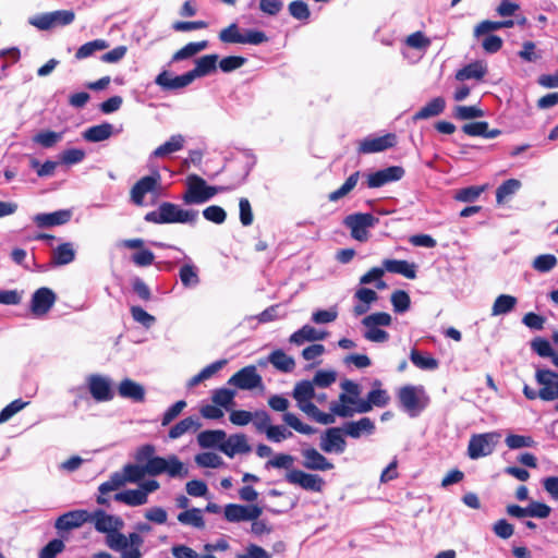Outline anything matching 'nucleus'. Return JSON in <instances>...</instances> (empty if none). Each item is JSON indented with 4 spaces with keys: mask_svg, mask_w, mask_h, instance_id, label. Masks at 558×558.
<instances>
[{
    "mask_svg": "<svg viewBox=\"0 0 558 558\" xmlns=\"http://www.w3.org/2000/svg\"><path fill=\"white\" fill-rule=\"evenodd\" d=\"M98 533L106 534V544L109 548L120 553L121 558H142L141 547L144 538L137 533H130L128 536L121 533L124 521L114 514L104 510L90 513V520Z\"/></svg>",
    "mask_w": 558,
    "mask_h": 558,
    "instance_id": "1",
    "label": "nucleus"
},
{
    "mask_svg": "<svg viewBox=\"0 0 558 558\" xmlns=\"http://www.w3.org/2000/svg\"><path fill=\"white\" fill-rule=\"evenodd\" d=\"M197 219V211L183 209L173 203H161L156 210L145 215L147 222L157 225L163 223H194Z\"/></svg>",
    "mask_w": 558,
    "mask_h": 558,
    "instance_id": "2",
    "label": "nucleus"
},
{
    "mask_svg": "<svg viewBox=\"0 0 558 558\" xmlns=\"http://www.w3.org/2000/svg\"><path fill=\"white\" fill-rule=\"evenodd\" d=\"M185 192L182 199L185 204H204L211 199L216 194L225 192L226 186H211L197 174H190L185 180Z\"/></svg>",
    "mask_w": 558,
    "mask_h": 558,
    "instance_id": "3",
    "label": "nucleus"
},
{
    "mask_svg": "<svg viewBox=\"0 0 558 558\" xmlns=\"http://www.w3.org/2000/svg\"><path fill=\"white\" fill-rule=\"evenodd\" d=\"M165 192L162 178L159 171L155 170L148 175L138 179L130 190V201L136 206H144L147 195L158 198Z\"/></svg>",
    "mask_w": 558,
    "mask_h": 558,
    "instance_id": "4",
    "label": "nucleus"
},
{
    "mask_svg": "<svg viewBox=\"0 0 558 558\" xmlns=\"http://www.w3.org/2000/svg\"><path fill=\"white\" fill-rule=\"evenodd\" d=\"M401 407L411 416L418 415L429 403V397L421 385H405L398 391Z\"/></svg>",
    "mask_w": 558,
    "mask_h": 558,
    "instance_id": "5",
    "label": "nucleus"
},
{
    "mask_svg": "<svg viewBox=\"0 0 558 558\" xmlns=\"http://www.w3.org/2000/svg\"><path fill=\"white\" fill-rule=\"evenodd\" d=\"M145 464L146 472L150 476H157L165 473L170 477L183 478L189 474V469L174 454L168 456L167 458L155 457Z\"/></svg>",
    "mask_w": 558,
    "mask_h": 558,
    "instance_id": "6",
    "label": "nucleus"
},
{
    "mask_svg": "<svg viewBox=\"0 0 558 558\" xmlns=\"http://www.w3.org/2000/svg\"><path fill=\"white\" fill-rule=\"evenodd\" d=\"M392 317L385 312L371 314L362 319V325L365 328L364 338L371 342L383 343L388 341L389 333L380 327H387L391 324Z\"/></svg>",
    "mask_w": 558,
    "mask_h": 558,
    "instance_id": "7",
    "label": "nucleus"
},
{
    "mask_svg": "<svg viewBox=\"0 0 558 558\" xmlns=\"http://www.w3.org/2000/svg\"><path fill=\"white\" fill-rule=\"evenodd\" d=\"M378 218L372 214L356 213L347 216L343 225L350 230L351 236L359 242H366L369 239L368 230L378 223Z\"/></svg>",
    "mask_w": 558,
    "mask_h": 558,
    "instance_id": "8",
    "label": "nucleus"
},
{
    "mask_svg": "<svg viewBox=\"0 0 558 558\" xmlns=\"http://www.w3.org/2000/svg\"><path fill=\"white\" fill-rule=\"evenodd\" d=\"M500 437L501 434L498 432L472 435L468 446V456L472 460H476L492 454Z\"/></svg>",
    "mask_w": 558,
    "mask_h": 558,
    "instance_id": "9",
    "label": "nucleus"
},
{
    "mask_svg": "<svg viewBox=\"0 0 558 558\" xmlns=\"http://www.w3.org/2000/svg\"><path fill=\"white\" fill-rule=\"evenodd\" d=\"M341 388L343 393L339 396V401L330 404V411L340 417H349L353 415V409L349 403L356 402V399L361 393V388L356 383L349 379L341 383Z\"/></svg>",
    "mask_w": 558,
    "mask_h": 558,
    "instance_id": "10",
    "label": "nucleus"
},
{
    "mask_svg": "<svg viewBox=\"0 0 558 558\" xmlns=\"http://www.w3.org/2000/svg\"><path fill=\"white\" fill-rule=\"evenodd\" d=\"M219 39L226 44H250L259 45L267 41V36L260 31H246L244 34L240 33V29L235 23L230 24L219 33Z\"/></svg>",
    "mask_w": 558,
    "mask_h": 558,
    "instance_id": "11",
    "label": "nucleus"
},
{
    "mask_svg": "<svg viewBox=\"0 0 558 558\" xmlns=\"http://www.w3.org/2000/svg\"><path fill=\"white\" fill-rule=\"evenodd\" d=\"M535 381L539 387L541 400H558V373L547 368H536Z\"/></svg>",
    "mask_w": 558,
    "mask_h": 558,
    "instance_id": "12",
    "label": "nucleus"
},
{
    "mask_svg": "<svg viewBox=\"0 0 558 558\" xmlns=\"http://www.w3.org/2000/svg\"><path fill=\"white\" fill-rule=\"evenodd\" d=\"M87 386L92 397L98 402H107L114 397L112 380L107 376L93 374L87 378Z\"/></svg>",
    "mask_w": 558,
    "mask_h": 558,
    "instance_id": "13",
    "label": "nucleus"
},
{
    "mask_svg": "<svg viewBox=\"0 0 558 558\" xmlns=\"http://www.w3.org/2000/svg\"><path fill=\"white\" fill-rule=\"evenodd\" d=\"M286 481L298 485L305 490L320 493L324 489L325 481L317 474L306 473L301 470H290L286 474Z\"/></svg>",
    "mask_w": 558,
    "mask_h": 558,
    "instance_id": "14",
    "label": "nucleus"
},
{
    "mask_svg": "<svg viewBox=\"0 0 558 558\" xmlns=\"http://www.w3.org/2000/svg\"><path fill=\"white\" fill-rule=\"evenodd\" d=\"M228 384L242 390H253L263 387V379L256 367L248 365L232 375Z\"/></svg>",
    "mask_w": 558,
    "mask_h": 558,
    "instance_id": "15",
    "label": "nucleus"
},
{
    "mask_svg": "<svg viewBox=\"0 0 558 558\" xmlns=\"http://www.w3.org/2000/svg\"><path fill=\"white\" fill-rule=\"evenodd\" d=\"M225 518L229 522L251 521L258 519L263 509L257 505L242 506L229 504L223 510Z\"/></svg>",
    "mask_w": 558,
    "mask_h": 558,
    "instance_id": "16",
    "label": "nucleus"
},
{
    "mask_svg": "<svg viewBox=\"0 0 558 558\" xmlns=\"http://www.w3.org/2000/svg\"><path fill=\"white\" fill-rule=\"evenodd\" d=\"M57 300L56 293L49 288H39L31 300V311L36 317L45 316Z\"/></svg>",
    "mask_w": 558,
    "mask_h": 558,
    "instance_id": "17",
    "label": "nucleus"
},
{
    "mask_svg": "<svg viewBox=\"0 0 558 558\" xmlns=\"http://www.w3.org/2000/svg\"><path fill=\"white\" fill-rule=\"evenodd\" d=\"M397 143V136L393 133H388L383 136H368L360 142L359 153L374 154L384 151L393 147Z\"/></svg>",
    "mask_w": 558,
    "mask_h": 558,
    "instance_id": "18",
    "label": "nucleus"
},
{
    "mask_svg": "<svg viewBox=\"0 0 558 558\" xmlns=\"http://www.w3.org/2000/svg\"><path fill=\"white\" fill-rule=\"evenodd\" d=\"M342 434L343 428H328L320 438V449L327 453H342L345 450L347 446L345 439Z\"/></svg>",
    "mask_w": 558,
    "mask_h": 558,
    "instance_id": "19",
    "label": "nucleus"
},
{
    "mask_svg": "<svg viewBox=\"0 0 558 558\" xmlns=\"http://www.w3.org/2000/svg\"><path fill=\"white\" fill-rule=\"evenodd\" d=\"M89 520L90 512L78 509L60 515L57 519L54 526L59 531H70L82 526L84 523L89 522Z\"/></svg>",
    "mask_w": 558,
    "mask_h": 558,
    "instance_id": "20",
    "label": "nucleus"
},
{
    "mask_svg": "<svg viewBox=\"0 0 558 558\" xmlns=\"http://www.w3.org/2000/svg\"><path fill=\"white\" fill-rule=\"evenodd\" d=\"M404 175V169L399 166H391L386 169L371 173L367 178L369 187H380L387 183L398 181Z\"/></svg>",
    "mask_w": 558,
    "mask_h": 558,
    "instance_id": "21",
    "label": "nucleus"
},
{
    "mask_svg": "<svg viewBox=\"0 0 558 558\" xmlns=\"http://www.w3.org/2000/svg\"><path fill=\"white\" fill-rule=\"evenodd\" d=\"M314 386V383L303 380L298 383L293 389V398L295 399L299 409L304 413L308 410H313V407L315 405L312 403V399L315 396Z\"/></svg>",
    "mask_w": 558,
    "mask_h": 558,
    "instance_id": "22",
    "label": "nucleus"
},
{
    "mask_svg": "<svg viewBox=\"0 0 558 558\" xmlns=\"http://www.w3.org/2000/svg\"><path fill=\"white\" fill-rule=\"evenodd\" d=\"M251 450L252 448L244 434H233L229 437L226 436L223 444L220 447V451L229 458H233L235 454L248 453Z\"/></svg>",
    "mask_w": 558,
    "mask_h": 558,
    "instance_id": "23",
    "label": "nucleus"
},
{
    "mask_svg": "<svg viewBox=\"0 0 558 558\" xmlns=\"http://www.w3.org/2000/svg\"><path fill=\"white\" fill-rule=\"evenodd\" d=\"M303 466L312 471H329L333 469L331 463L315 448H306L302 450Z\"/></svg>",
    "mask_w": 558,
    "mask_h": 558,
    "instance_id": "24",
    "label": "nucleus"
},
{
    "mask_svg": "<svg viewBox=\"0 0 558 558\" xmlns=\"http://www.w3.org/2000/svg\"><path fill=\"white\" fill-rule=\"evenodd\" d=\"M71 219L70 210H57L49 214H38L33 220L40 228H48L66 223Z\"/></svg>",
    "mask_w": 558,
    "mask_h": 558,
    "instance_id": "25",
    "label": "nucleus"
},
{
    "mask_svg": "<svg viewBox=\"0 0 558 558\" xmlns=\"http://www.w3.org/2000/svg\"><path fill=\"white\" fill-rule=\"evenodd\" d=\"M342 428L345 435L360 438L363 435H372L375 430V424L369 417H362L359 421L345 423Z\"/></svg>",
    "mask_w": 558,
    "mask_h": 558,
    "instance_id": "26",
    "label": "nucleus"
},
{
    "mask_svg": "<svg viewBox=\"0 0 558 558\" xmlns=\"http://www.w3.org/2000/svg\"><path fill=\"white\" fill-rule=\"evenodd\" d=\"M326 337L327 332L318 330L311 325H304L290 336L289 341L290 343L302 345L306 341L324 340Z\"/></svg>",
    "mask_w": 558,
    "mask_h": 558,
    "instance_id": "27",
    "label": "nucleus"
},
{
    "mask_svg": "<svg viewBox=\"0 0 558 558\" xmlns=\"http://www.w3.org/2000/svg\"><path fill=\"white\" fill-rule=\"evenodd\" d=\"M383 266L385 271L399 274L408 279H414L416 277V266L413 263L399 259H384Z\"/></svg>",
    "mask_w": 558,
    "mask_h": 558,
    "instance_id": "28",
    "label": "nucleus"
},
{
    "mask_svg": "<svg viewBox=\"0 0 558 558\" xmlns=\"http://www.w3.org/2000/svg\"><path fill=\"white\" fill-rule=\"evenodd\" d=\"M118 391L122 398L131 399L135 402H142L145 399L144 387L129 378H125L120 383Z\"/></svg>",
    "mask_w": 558,
    "mask_h": 558,
    "instance_id": "29",
    "label": "nucleus"
},
{
    "mask_svg": "<svg viewBox=\"0 0 558 558\" xmlns=\"http://www.w3.org/2000/svg\"><path fill=\"white\" fill-rule=\"evenodd\" d=\"M114 500L129 507H140L148 502L145 492L138 487L136 489H124L114 495Z\"/></svg>",
    "mask_w": 558,
    "mask_h": 558,
    "instance_id": "30",
    "label": "nucleus"
},
{
    "mask_svg": "<svg viewBox=\"0 0 558 558\" xmlns=\"http://www.w3.org/2000/svg\"><path fill=\"white\" fill-rule=\"evenodd\" d=\"M179 277L183 287L187 289L196 288L201 282L199 269L190 259L181 266Z\"/></svg>",
    "mask_w": 558,
    "mask_h": 558,
    "instance_id": "31",
    "label": "nucleus"
},
{
    "mask_svg": "<svg viewBox=\"0 0 558 558\" xmlns=\"http://www.w3.org/2000/svg\"><path fill=\"white\" fill-rule=\"evenodd\" d=\"M113 132V125L108 122H104L86 129L83 133V137L87 142L97 143L108 140Z\"/></svg>",
    "mask_w": 558,
    "mask_h": 558,
    "instance_id": "32",
    "label": "nucleus"
},
{
    "mask_svg": "<svg viewBox=\"0 0 558 558\" xmlns=\"http://www.w3.org/2000/svg\"><path fill=\"white\" fill-rule=\"evenodd\" d=\"M487 73V65L483 61H475L459 70L456 73V78L460 82L466 80H482Z\"/></svg>",
    "mask_w": 558,
    "mask_h": 558,
    "instance_id": "33",
    "label": "nucleus"
},
{
    "mask_svg": "<svg viewBox=\"0 0 558 558\" xmlns=\"http://www.w3.org/2000/svg\"><path fill=\"white\" fill-rule=\"evenodd\" d=\"M446 108V101L442 97H436L422 107L414 116L413 120H425L439 116Z\"/></svg>",
    "mask_w": 558,
    "mask_h": 558,
    "instance_id": "34",
    "label": "nucleus"
},
{
    "mask_svg": "<svg viewBox=\"0 0 558 558\" xmlns=\"http://www.w3.org/2000/svg\"><path fill=\"white\" fill-rule=\"evenodd\" d=\"M225 438V430H204L197 435V442L202 448H218L220 450Z\"/></svg>",
    "mask_w": 558,
    "mask_h": 558,
    "instance_id": "35",
    "label": "nucleus"
},
{
    "mask_svg": "<svg viewBox=\"0 0 558 558\" xmlns=\"http://www.w3.org/2000/svg\"><path fill=\"white\" fill-rule=\"evenodd\" d=\"M75 258L74 245L70 242L58 245L52 251L51 262L57 266H63L72 263Z\"/></svg>",
    "mask_w": 558,
    "mask_h": 558,
    "instance_id": "36",
    "label": "nucleus"
},
{
    "mask_svg": "<svg viewBox=\"0 0 558 558\" xmlns=\"http://www.w3.org/2000/svg\"><path fill=\"white\" fill-rule=\"evenodd\" d=\"M275 368L283 373H290L295 367V361L292 356L284 353L282 350L272 351L267 360Z\"/></svg>",
    "mask_w": 558,
    "mask_h": 558,
    "instance_id": "37",
    "label": "nucleus"
},
{
    "mask_svg": "<svg viewBox=\"0 0 558 558\" xmlns=\"http://www.w3.org/2000/svg\"><path fill=\"white\" fill-rule=\"evenodd\" d=\"M201 428V423L198 418L189 416L181 420L174 426H172L169 430V437L171 439H177L183 436L186 433H195Z\"/></svg>",
    "mask_w": 558,
    "mask_h": 558,
    "instance_id": "38",
    "label": "nucleus"
},
{
    "mask_svg": "<svg viewBox=\"0 0 558 558\" xmlns=\"http://www.w3.org/2000/svg\"><path fill=\"white\" fill-rule=\"evenodd\" d=\"M184 146V137L180 134L172 135L167 142L158 146L154 151L153 156L156 158H162L173 153L181 150Z\"/></svg>",
    "mask_w": 558,
    "mask_h": 558,
    "instance_id": "39",
    "label": "nucleus"
},
{
    "mask_svg": "<svg viewBox=\"0 0 558 558\" xmlns=\"http://www.w3.org/2000/svg\"><path fill=\"white\" fill-rule=\"evenodd\" d=\"M217 61V54H207L198 58L196 60L195 68L192 71H190L191 74L193 75V78L195 80L197 77L205 76L213 72L216 69Z\"/></svg>",
    "mask_w": 558,
    "mask_h": 558,
    "instance_id": "40",
    "label": "nucleus"
},
{
    "mask_svg": "<svg viewBox=\"0 0 558 558\" xmlns=\"http://www.w3.org/2000/svg\"><path fill=\"white\" fill-rule=\"evenodd\" d=\"M227 364V360L216 361L206 367H204L197 375L193 376L189 383V387H195L204 380L211 378L216 373H218L225 365Z\"/></svg>",
    "mask_w": 558,
    "mask_h": 558,
    "instance_id": "41",
    "label": "nucleus"
},
{
    "mask_svg": "<svg viewBox=\"0 0 558 558\" xmlns=\"http://www.w3.org/2000/svg\"><path fill=\"white\" fill-rule=\"evenodd\" d=\"M522 184L518 179H509L505 181L497 190H496V201L498 204H504L509 197L514 195L520 189Z\"/></svg>",
    "mask_w": 558,
    "mask_h": 558,
    "instance_id": "42",
    "label": "nucleus"
},
{
    "mask_svg": "<svg viewBox=\"0 0 558 558\" xmlns=\"http://www.w3.org/2000/svg\"><path fill=\"white\" fill-rule=\"evenodd\" d=\"M178 521L197 529H202L205 525L202 510L198 508H192L179 513Z\"/></svg>",
    "mask_w": 558,
    "mask_h": 558,
    "instance_id": "43",
    "label": "nucleus"
},
{
    "mask_svg": "<svg viewBox=\"0 0 558 558\" xmlns=\"http://www.w3.org/2000/svg\"><path fill=\"white\" fill-rule=\"evenodd\" d=\"M517 304V299L509 294L499 295L492 307V315L499 316L511 312Z\"/></svg>",
    "mask_w": 558,
    "mask_h": 558,
    "instance_id": "44",
    "label": "nucleus"
},
{
    "mask_svg": "<svg viewBox=\"0 0 558 558\" xmlns=\"http://www.w3.org/2000/svg\"><path fill=\"white\" fill-rule=\"evenodd\" d=\"M234 397L235 391L219 388L213 391L211 400L216 405L229 410L234 404Z\"/></svg>",
    "mask_w": 558,
    "mask_h": 558,
    "instance_id": "45",
    "label": "nucleus"
},
{
    "mask_svg": "<svg viewBox=\"0 0 558 558\" xmlns=\"http://www.w3.org/2000/svg\"><path fill=\"white\" fill-rule=\"evenodd\" d=\"M411 362L421 369L433 371L438 367V361L430 355H424L420 351L413 349L410 353Z\"/></svg>",
    "mask_w": 558,
    "mask_h": 558,
    "instance_id": "46",
    "label": "nucleus"
},
{
    "mask_svg": "<svg viewBox=\"0 0 558 558\" xmlns=\"http://www.w3.org/2000/svg\"><path fill=\"white\" fill-rule=\"evenodd\" d=\"M207 46H208V43L206 40L198 41V43H190V44L185 45L183 48H181L180 50H178L173 54L172 60L180 61V60L191 58V57L195 56L196 53L206 49Z\"/></svg>",
    "mask_w": 558,
    "mask_h": 558,
    "instance_id": "47",
    "label": "nucleus"
},
{
    "mask_svg": "<svg viewBox=\"0 0 558 558\" xmlns=\"http://www.w3.org/2000/svg\"><path fill=\"white\" fill-rule=\"evenodd\" d=\"M195 462L202 468L218 469L225 465V462L220 456L215 452H202L195 456Z\"/></svg>",
    "mask_w": 558,
    "mask_h": 558,
    "instance_id": "48",
    "label": "nucleus"
},
{
    "mask_svg": "<svg viewBox=\"0 0 558 558\" xmlns=\"http://www.w3.org/2000/svg\"><path fill=\"white\" fill-rule=\"evenodd\" d=\"M108 43L104 39H95L93 41H88L84 45H82L76 53H75V57L76 59H85L89 56H92L94 52L96 51H100V50H105L106 48H108Z\"/></svg>",
    "mask_w": 558,
    "mask_h": 558,
    "instance_id": "49",
    "label": "nucleus"
},
{
    "mask_svg": "<svg viewBox=\"0 0 558 558\" xmlns=\"http://www.w3.org/2000/svg\"><path fill=\"white\" fill-rule=\"evenodd\" d=\"M359 177V172L352 173L338 190L329 194V201L337 202L340 198L344 197L347 194H349L357 184Z\"/></svg>",
    "mask_w": 558,
    "mask_h": 558,
    "instance_id": "50",
    "label": "nucleus"
},
{
    "mask_svg": "<svg viewBox=\"0 0 558 558\" xmlns=\"http://www.w3.org/2000/svg\"><path fill=\"white\" fill-rule=\"evenodd\" d=\"M121 475L125 476V478H124L125 484L126 483H137L145 475H148L146 472V464H144V465L126 464L123 468Z\"/></svg>",
    "mask_w": 558,
    "mask_h": 558,
    "instance_id": "51",
    "label": "nucleus"
},
{
    "mask_svg": "<svg viewBox=\"0 0 558 558\" xmlns=\"http://www.w3.org/2000/svg\"><path fill=\"white\" fill-rule=\"evenodd\" d=\"M506 445L509 449L532 448L535 441L531 436L510 434L506 437Z\"/></svg>",
    "mask_w": 558,
    "mask_h": 558,
    "instance_id": "52",
    "label": "nucleus"
},
{
    "mask_svg": "<svg viewBox=\"0 0 558 558\" xmlns=\"http://www.w3.org/2000/svg\"><path fill=\"white\" fill-rule=\"evenodd\" d=\"M367 399L373 407H385L389 402L390 397L386 390L380 388V383L376 380L374 383V389L367 395Z\"/></svg>",
    "mask_w": 558,
    "mask_h": 558,
    "instance_id": "53",
    "label": "nucleus"
},
{
    "mask_svg": "<svg viewBox=\"0 0 558 558\" xmlns=\"http://www.w3.org/2000/svg\"><path fill=\"white\" fill-rule=\"evenodd\" d=\"M294 464V458L288 453H279L276 454L272 459L266 462V469H284L293 470L292 466Z\"/></svg>",
    "mask_w": 558,
    "mask_h": 558,
    "instance_id": "54",
    "label": "nucleus"
},
{
    "mask_svg": "<svg viewBox=\"0 0 558 558\" xmlns=\"http://www.w3.org/2000/svg\"><path fill=\"white\" fill-rule=\"evenodd\" d=\"M125 476H122L120 472L111 474L110 478L98 487L99 494L107 495L110 492H114L125 485Z\"/></svg>",
    "mask_w": 558,
    "mask_h": 558,
    "instance_id": "55",
    "label": "nucleus"
},
{
    "mask_svg": "<svg viewBox=\"0 0 558 558\" xmlns=\"http://www.w3.org/2000/svg\"><path fill=\"white\" fill-rule=\"evenodd\" d=\"M558 260L553 254H543L538 255L533 260V268L539 272L550 271L556 265Z\"/></svg>",
    "mask_w": 558,
    "mask_h": 558,
    "instance_id": "56",
    "label": "nucleus"
},
{
    "mask_svg": "<svg viewBox=\"0 0 558 558\" xmlns=\"http://www.w3.org/2000/svg\"><path fill=\"white\" fill-rule=\"evenodd\" d=\"M391 304L395 312L404 313L410 308L411 300L405 291L398 290L391 294Z\"/></svg>",
    "mask_w": 558,
    "mask_h": 558,
    "instance_id": "57",
    "label": "nucleus"
},
{
    "mask_svg": "<svg viewBox=\"0 0 558 558\" xmlns=\"http://www.w3.org/2000/svg\"><path fill=\"white\" fill-rule=\"evenodd\" d=\"M282 418L287 425L301 434L311 435L314 433V428L312 426L302 423L301 420L293 413H284Z\"/></svg>",
    "mask_w": 558,
    "mask_h": 558,
    "instance_id": "58",
    "label": "nucleus"
},
{
    "mask_svg": "<svg viewBox=\"0 0 558 558\" xmlns=\"http://www.w3.org/2000/svg\"><path fill=\"white\" fill-rule=\"evenodd\" d=\"M28 402L23 401L21 399H16L9 403L5 408L0 412V424L8 422L11 417H13L16 413L22 411Z\"/></svg>",
    "mask_w": 558,
    "mask_h": 558,
    "instance_id": "59",
    "label": "nucleus"
},
{
    "mask_svg": "<svg viewBox=\"0 0 558 558\" xmlns=\"http://www.w3.org/2000/svg\"><path fill=\"white\" fill-rule=\"evenodd\" d=\"M485 186H469L456 193L454 198L459 202L470 203L476 201L484 192Z\"/></svg>",
    "mask_w": 558,
    "mask_h": 558,
    "instance_id": "60",
    "label": "nucleus"
},
{
    "mask_svg": "<svg viewBox=\"0 0 558 558\" xmlns=\"http://www.w3.org/2000/svg\"><path fill=\"white\" fill-rule=\"evenodd\" d=\"M483 116V110L476 106H458L454 108V117L460 120H471Z\"/></svg>",
    "mask_w": 558,
    "mask_h": 558,
    "instance_id": "61",
    "label": "nucleus"
},
{
    "mask_svg": "<svg viewBox=\"0 0 558 558\" xmlns=\"http://www.w3.org/2000/svg\"><path fill=\"white\" fill-rule=\"evenodd\" d=\"M61 140L62 133H57L52 131L40 132L34 137L35 143L46 148L54 146Z\"/></svg>",
    "mask_w": 558,
    "mask_h": 558,
    "instance_id": "62",
    "label": "nucleus"
},
{
    "mask_svg": "<svg viewBox=\"0 0 558 558\" xmlns=\"http://www.w3.org/2000/svg\"><path fill=\"white\" fill-rule=\"evenodd\" d=\"M49 13L53 27L69 25L75 19V14L71 10H58Z\"/></svg>",
    "mask_w": 558,
    "mask_h": 558,
    "instance_id": "63",
    "label": "nucleus"
},
{
    "mask_svg": "<svg viewBox=\"0 0 558 558\" xmlns=\"http://www.w3.org/2000/svg\"><path fill=\"white\" fill-rule=\"evenodd\" d=\"M64 543L61 539L54 538L50 541L40 551L38 558H56V556L63 551Z\"/></svg>",
    "mask_w": 558,
    "mask_h": 558,
    "instance_id": "64",
    "label": "nucleus"
}]
</instances>
